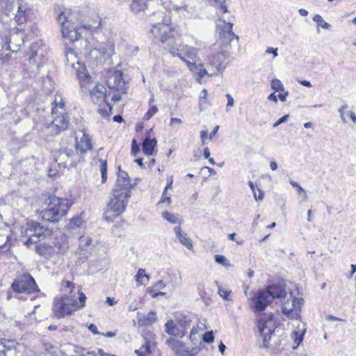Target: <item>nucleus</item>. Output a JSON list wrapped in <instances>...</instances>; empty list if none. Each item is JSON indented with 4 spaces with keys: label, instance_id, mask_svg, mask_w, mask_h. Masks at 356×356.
Segmentation results:
<instances>
[{
    "label": "nucleus",
    "instance_id": "nucleus-49",
    "mask_svg": "<svg viewBox=\"0 0 356 356\" xmlns=\"http://www.w3.org/2000/svg\"><path fill=\"white\" fill-rule=\"evenodd\" d=\"M154 343L150 341H146L145 343L140 348V350H144V353H146L149 355L152 353V348L154 347Z\"/></svg>",
    "mask_w": 356,
    "mask_h": 356
},
{
    "label": "nucleus",
    "instance_id": "nucleus-32",
    "mask_svg": "<svg viewBox=\"0 0 356 356\" xmlns=\"http://www.w3.org/2000/svg\"><path fill=\"white\" fill-rule=\"evenodd\" d=\"M85 70L86 69L83 71L78 70L76 77L81 88H89L92 83V80L91 76Z\"/></svg>",
    "mask_w": 356,
    "mask_h": 356
},
{
    "label": "nucleus",
    "instance_id": "nucleus-27",
    "mask_svg": "<svg viewBox=\"0 0 356 356\" xmlns=\"http://www.w3.org/2000/svg\"><path fill=\"white\" fill-rule=\"evenodd\" d=\"M165 331L170 335L180 338L185 335V331L177 326L172 320H168L165 324Z\"/></svg>",
    "mask_w": 356,
    "mask_h": 356
},
{
    "label": "nucleus",
    "instance_id": "nucleus-13",
    "mask_svg": "<svg viewBox=\"0 0 356 356\" xmlns=\"http://www.w3.org/2000/svg\"><path fill=\"white\" fill-rule=\"evenodd\" d=\"M135 184H131L128 173L122 170L120 165H118L115 193L131 192V189L134 187Z\"/></svg>",
    "mask_w": 356,
    "mask_h": 356
},
{
    "label": "nucleus",
    "instance_id": "nucleus-35",
    "mask_svg": "<svg viewBox=\"0 0 356 356\" xmlns=\"http://www.w3.org/2000/svg\"><path fill=\"white\" fill-rule=\"evenodd\" d=\"M76 284L69 280H63L60 283V290L65 293L63 296H76Z\"/></svg>",
    "mask_w": 356,
    "mask_h": 356
},
{
    "label": "nucleus",
    "instance_id": "nucleus-54",
    "mask_svg": "<svg viewBox=\"0 0 356 356\" xmlns=\"http://www.w3.org/2000/svg\"><path fill=\"white\" fill-rule=\"evenodd\" d=\"M215 261L218 264L225 265L227 262V259L223 255L217 254L215 256Z\"/></svg>",
    "mask_w": 356,
    "mask_h": 356
},
{
    "label": "nucleus",
    "instance_id": "nucleus-19",
    "mask_svg": "<svg viewBox=\"0 0 356 356\" xmlns=\"http://www.w3.org/2000/svg\"><path fill=\"white\" fill-rule=\"evenodd\" d=\"M264 291L271 297V302L275 298H284L286 295L285 285L281 283L268 285Z\"/></svg>",
    "mask_w": 356,
    "mask_h": 356
},
{
    "label": "nucleus",
    "instance_id": "nucleus-55",
    "mask_svg": "<svg viewBox=\"0 0 356 356\" xmlns=\"http://www.w3.org/2000/svg\"><path fill=\"white\" fill-rule=\"evenodd\" d=\"M166 191H164L163 192L162 197L159 202V204L167 202L168 204H170L171 203V198L170 197L166 196Z\"/></svg>",
    "mask_w": 356,
    "mask_h": 356
},
{
    "label": "nucleus",
    "instance_id": "nucleus-48",
    "mask_svg": "<svg viewBox=\"0 0 356 356\" xmlns=\"http://www.w3.org/2000/svg\"><path fill=\"white\" fill-rule=\"evenodd\" d=\"M197 69L193 71L197 74L198 79H201L205 76H209L208 72L205 69H202V65H197Z\"/></svg>",
    "mask_w": 356,
    "mask_h": 356
},
{
    "label": "nucleus",
    "instance_id": "nucleus-3",
    "mask_svg": "<svg viewBox=\"0 0 356 356\" xmlns=\"http://www.w3.org/2000/svg\"><path fill=\"white\" fill-rule=\"evenodd\" d=\"M77 295L61 296L55 298L53 304V312L58 318L72 315L74 312L83 308L86 305V296L82 291V287L78 286Z\"/></svg>",
    "mask_w": 356,
    "mask_h": 356
},
{
    "label": "nucleus",
    "instance_id": "nucleus-43",
    "mask_svg": "<svg viewBox=\"0 0 356 356\" xmlns=\"http://www.w3.org/2000/svg\"><path fill=\"white\" fill-rule=\"evenodd\" d=\"M216 284L218 286V293L219 294V296L222 297L223 299L229 300V296L231 294V291L224 289L220 285H219L218 282H216Z\"/></svg>",
    "mask_w": 356,
    "mask_h": 356
},
{
    "label": "nucleus",
    "instance_id": "nucleus-46",
    "mask_svg": "<svg viewBox=\"0 0 356 356\" xmlns=\"http://www.w3.org/2000/svg\"><path fill=\"white\" fill-rule=\"evenodd\" d=\"M28 228L30 230L34 232H40L43 229V227L41 225V224L35 221H31V222L28 223Z\"/></svg>",
    "mask_w": 356,
    "mask_h": 356
},
{
    "label": "nucleus",
    "instance_id": "nucleus-12",
    "mask_svg": "<svg viewBox=\"0 0 356 356\" xmlns=\"http://www.w3.org/2000/svg\"><path fill=\"white\" fill-rule=\"evenodd\" d=\"M233 24L220 20L217 24L216 29L218 31L219 38L225 44H229L234 38L238 40V37L232 31Z\"/></svg>",
    "mask_w": 356,
    "mask_h": 356
},
{
    "label": "nucleus",
    "instance_id": "nucleus-18",
    "mask_svg": "<svg viewBox=\"0 0 356 356\" xmlns=\"http://www.w3.org/2000/svg\"><path fill=\"white\" fill-rule=\"evenodd\" d=\"M10 38L7 36L0 35V60L2 62H8L11 58V54L15 50L10 47Z\"/></svg>",
    "mask_w": 356,
    "mask_h": 356
},
{
    "label": "nucleus",
    "instance_id": "nucleus-26",
    "mask_svg": "<svg viewBox=\"0 0 356 356\" xmlns=\"http://www.w3.org/2000/svg\"><path fill=\"white\" fill-rule=\"evenodd\" d=\"M137 318L139 325L141 326L151 325L157 320L156 314L154 312H150L147 315H143L140 312H138Z\"/></svg>",
    "mask_w": 356,
    "mask_h": 356
},
{
    "label": "nucleus",
    "instance_id": "nucleus-41",
    "mask_svg": "<svg viewBox=\"0 0 356 356\" xmlns=\"http://www.w3.org/2000/svg\"><path fill=\"white\" fill-rule=\"evenodd\" d=\"M313 21L316 22L318 26H321L323 29H328L330 27V24L325 22L322 17L318 14H316L314 15Z\"/></svg>",
    "mask_w": 356,
    "mask_h": 356
},
{
    "label": "nucleus",
    "instance_id": "nucleus-53",
    "mask_svg": "<svg viewBox=\"0 0 356 356\" xmlns=\"http://www.w3.org/2000/svg\"><path fill=\"white\" fill-rule=\"evenodd\" d=\"M140 152L139 146L136 143V140L133 139L131 143V153L134 156H136V154Z\"/></svg>",
    "mask_w": 356,
    "mask_h": 356
},
{
    "label": "nucleus",
    "instance_id": "nucleus-16",
    "mask_svg": "<svg viewBox=\"0 0 356 356\" xmlns=\"http://www.w3.org/2000/svg\"><path fill=\"white\" fill-rule=\"evenodd\" d=\"M270 298L271 297L264 289L259 290L252 299L254 312L258 313L264 311L266 307L272 303Z\"/></svg>",
    "mask_w": 356,
    "mask_h": 356
},
{
    "label": "nucleus",
    "instance_id": "nucleus-6",
    "mask_svg": "<svg viewBox=\"0 0 356 356\" xmlns=\"http://www.w3.org/2000/svg\"><path fill=\"white\" fill-rule=\"evenodd\" d=\"M111 92V87L109 86L108 80L103 83H98L95 87L90 91V95L92 100L99 104L98 113L104 118L108 119L111 112V105L108 101V97Z\"/></svg>",
    "mask_w": 356,
    "mask_h": 356
},
{
    "label": "nucleus",
    "instance_id": "nucleus-37",
    "mask_svg": "<svg viewBox=\"0 0 356 356\" xmlns=\"http://www.w3.org/2000/svg\"><path fill=\"white\" fill-rule=\"evenodd\" d=\"M176 321L181 330H186L191 326V317L182 314H179L176 316Z\"/></svg>",
    "mask_w": 356,
    "mask_h": 356
},
{
    "label": "nucleus",
    "instance_id": "nucleus-17",
    "mask_svg": "<svg viewBox=\"0 0 356 356\" xmlns=\"http://www.w3.org/2000/svg\"><path fill=\"white\" fill-rule=\"evenodd\" d=\"M181 48L183 49L184 51H179V53H176L177 57H179L182 61H184L191 71H195V70L197 69V65L194 62H191L186 58L194 60L197 56L196 49L188 46H181Z\"/></svg>",
    "mask_w": 356,
    "mask_h": 356
},
{
    "label": "nucleus",
    "instance_id": "nucleus-61",
    "mask_svg": "<svg viewBox=\"0 0 356 356\" xmlns=\"http://www.w3.org/2000/svg\"><path fill=\"white\" fill-rule=\"evenodd\" d=\"M207 137V130H202L200 131V138L202 140V143L204 145L206 143V140Z\"/></svg>",
    "mask_w": 356,
    "mask_h": 356
},
{
    "label": "nucleus",
    "instance_id": "nucleus-2",
    "mask_svg": "<svg viewBox=\"0 0 356 356\" xmlns=\"http://www.w3.org/2000/svg\"><path fill=\"white\" fill-rule=\"evenodd\" d=\"M80 12H74L70 9L63 8L57 15L61 35L65 45L73 44L82 38L81 24L79 23Z\"/></svg>",
    "mask_w": 356,
    "mask_h": 356
},
{
    "label": "nucleus",
    "instance_id": "nucleus-56",
    "mask_svg": "<svg viewBox=\"0 0 356 356\" xmlns=\"http://www.w3.org/2000/svg\"><path fill=\"white\" fill-rule=\"evenodd\" d=\"M83 356H110V355L108 354V353H105L103 351V350L99 349V355H95L94 353L88 352L86 355H84Z\"/></svg>",
    "mask_w": 356,
    "mask_h": 356
},
{
    "label": "nucleus",
    "instance_id": "nucleus-50",
    "mask_svg": "<svg viewBox=\"0 0 356 356\" xmlns=\"http://www.w3.org/2000/svg\"><path fill=\"white\" fill-rule=\"evenodd\" d=\"M304 334H305V331L302 332L301 333H299V332H298V331H294L293 332V337L294 339L295 343H296V346L295 348L298 346L300 345V343L302 342Z\"/></svg>",
    "mask_w": 356,
    "mask_h": 356
},
{
    "label": "nucleus",
    "instance_id": "nucleus-11",
    "mask_svg": "<svg viewBox=\"0 0 356 356\" xmlns=\"http://www.w3.org/2000/svg\"><path fill=\"white\" fill-rule=\"evenodd\" d=\"M79 23L82 29L93 31L101 26V19L95 12H90L85 15L80 13Z\"/></svg>",
    "mask_w": 356,
    "mask_h": 356
},
{
    "label": "nucleus",
    "instance_id": "nucleus-39",
    "mask_svg": "<svg viewBox=\"0 0 356 356\" xmlns=\"http://www.w3.org/2000/svg\"><path fill=\"white\" fill-rule=\"evenodd\" d=\"M162 217L171 224H179L178 226H180L181 224V220L179 218L177 214H173L169 211H165L162 213Z\"/></svg>",
    "mask_w": 356,
    "mask_h": 356
},
{
    "label": "nucleus",
    "instance_id": "nucleus-1",
    "mask_svg": "<svg viewBox=\"0 0 356 356\" xmlns=\"http://www.w3.org/2000/svg\"><path fill=\"white\" fill-rule=\"evenodd\" d=\"M171 19L168 15H164L162 12L154 13L150 18V29L149 32L154 38L165 44V48L174 56L176 53L184 51L181 45L172 37V28L170 25Z\"/></svg>",
    "mask_w": 356,
    "mask_h": 356
},
{
    "label": "nucleus",
    "instance_id": "nucleus-34",
    "mask_svg": "<svg viewBox=\"0 0 356 356\" xmlns=\"http://www.w3.org/2000/svg\"><path fill=\"white\" fill-rule=\"evenodd\" d=\"M76 284L69 280H63L60 283V290L65 293L63 296H76Z\"/></svg>",
    "mask_w": 356,
    "mask_h": 356
},
{
    "label": "nucleus",
    "instance_id": "nucleus-31",
    "mask_svg": "<svg viewBox=\"0 0 356 356\" xmlns=\"http://www.w3.org/2000/svg\"><path fill=\"white\" fill-rule=\"evenodd\" d=\"M174 231L179 242L188 250H191L193 248L192 241L187 236L186 233L181 232V226L175 227Z\"/></svg>",
    "mask_w": 356,
    "mask_h": 356
},
{
    "label": "nucleus",
    "instance_id": "nucleus-63",
    "mask_svg": "<svg viewBox=\"0 0 356 356\" xmlns=\"http://www.w3.org/2000/svg\"><path fill=\"white\" fill-rule=\"evenodd\" d=\"M277 49L275 48H273V47H268L266 50V54H273V56L274 57H276L277 56Z\"/></svg>",
    "mask_w": 356,
    "mask_h": 356
},
{
    "label": "nucleus",
    "instance_id": "nucleus-62",
    "mask_svg": "<svg viewBox=\"0 0 356 356\" xmlns=\"http://www.w3.org/2000/svg\"><path fill=\"white\" fill-rule=\"evenodd\" d=\"M80 239H81V242H84L85 243L84 245H83L84 247L89 246L91 244V243H92V239L90 238H89V237H86L85 238V237L82 236Z\"/></svg>",
    "mask_w": 356,
    "mask_h": 356
},
{
    "label": "nucleus",
    "instance_id": "nucleus-14",
    "mask_svg": "<svg viewBox=\"0 0 356 356\" xmlns=\"http://www.w3.org/2000/svg\"><path fill=\"white\" fill-rule=\"evenodd\" d=\"M46 49L41 42H33L30 46L29 51L26 52L29 61H34L38 65L44 63L46 56Z\"/></svg>",
    "mask_w": 356,
    "mask_h": 356
},
{
    "label": "nucleus",
    "instance_id": "nucleus-4",
    "mask_svg": "<svg viewBox=\"0 0 356 356\" xmlns=\"http://www.w3.org/2000/svg\"><path fill=\"white\" fill-rule=\"evenodd\" d=\"M47 207L41 211L42 219L49 222H58L67 215L72 202L65 197H60L55 195H49L46 200Z\"/></svg>",
    "mask_w": 356,
    "mask_h": 356
},
{
    "label": "nucleus",
    "instance_id": "nucleus-5",
    "mask_svg": "<svg viewBox=\"0 0 356 356\" xmlns=\"http://www.w3.org/2000/svg\"><path fill=\"white\" fill-rule=\"evenodd\" d=\"M11 289L20 298H29L31 300H35L40 293L35 279L29 273H23L17 275L13 283Z\"/></svg>",
    "mask_w": 356,
    "mask_h": 356
},
{
    "label": "nucleus",
    "instance_id": "nucleus-36",
    "mask_svg": "<svg viewBox=\"0 0 356 356\" xmlns=\"http://www.w3.org/2000/svg\"><path fill=\"white\" fill-rule=\"evenodd\" d=\"M156 140L145 138L143 143V152L145 155L151 156L153 154L154 148L156 145Z\"/></svg>",
    "mask_w": 356,
    "mask_h": 356
},
{
    "label": "nucleus",
    "instance_id": "nucleus-33",
    "mask_svg": "<svg viewBox=\"0 0 356 356\" xmlns=\"http://www.w3.org/2000/svg\"><path fill=\"white\" fill-rule=\"evenodd\" d=\"M85 70L86 69L83 71L78 70L76 77L81 88H89L92 83V80L91 76Z\"/></svg>",
    "mask_w": 356,
    "mask_h": 356
},
{
    "label": "nucleus",
    "instance_id": "nucleus-20",
    "mask_svg": "<svg viewBox=\"0 0 356 356\" xmlns=\"http://www.w3.org/2000/svg\"><path fill=\"white\" fill-rule=\"evenodd\" d=\"M18 343L15 340L0 339V356H14Z\"/></svg>",
    "mask_w": 356,
    "mask_h": 356
},
{
    "label": "nucleus",
    "instance_id": "nucleus-44",
    "mask_svg": "<svg viewBox=\"0 0 356 356\" xmlns=\"http://www.w3.org/2000/svg\"><path fill=\"white\" fill-rule=\"evenodd\" d=\"M184 350V353L180 356H195L200 350L197 348H188L186 346Z\"/></svg>",
    "mask_w": 356,
    "mask_h": 356
},
{
    "label": "nucleus",
    "instance_id": "nucleus-40",
    "mask_svg": "<svg viewBox=\"0 0 356 356\" xmlns=\"http://www.w3.org/2000/svg\"><path fill=\"white\" fill-rule=\"evenodd\" d=\"M83 224L82 218L79 216H74L70 219L69 222L67 224V227L70 229H74L76 227H79Z\"/></svg>",
    "mask_w": 356,
    "mask_h": 356
},
{
    "label": "nucleus",
    "instance_id": "nucleus-7",
    "mask_svg": "<svg viewBox=\"0 0 356 356\" xmlns=\"http://www.w3.org/2000/svg\"><path fill=\"white\" fill-rule=\"evenodd\" d=\"M121 64H118L113 72L114 83L113 85V102H118L121 99L123 95L127 93L129 89V81L130 79L124 74L123 70H119Z\"/></svg>",
    "mask_w": 356,
    "mask_h": 356
},
{
    "label": "nucleus",
    "instance_id": "nucleus-21",
    "mask_svg": "<svg viewBox=\"0 0 356 356\" xmlns=\"http://www.w3.org/2000/svg\"><path fill=\"white\" fill-rule=\"evenodd\" d=\"M227 58L226 54L223 52H218L216 54L209 56V64L213 67L217 72H222L226 68L225 64Z\"/></svg>",
    "mask_w": 356,
    "mask_h": 356
},
{
    "label": "nucleus",
    "instance_id": "nucleus-57",
    "mask_svg": "<svg viewBox=\"0 0 356 356\" xmlns=\"http://www.w3.org/2000/svg\"><path fill=\"white\" fill-rule=\"evenodd\" d=\"M226 97L227 99V104L226 108H227V110H228V108L229 107H232L234 106V101L233 97L229 94H227Z\"/></svg>",
    "mask_w": 356,
    "mask_h": 356
},
{
    "label": "nucleus",
    "instance_id": "nucleus-47",
    "mask_svg": "<svg viewBox=\"0 0 356 356\" xmlns=\"http://www.w3.org/2000/svg\"><path fill=\"white\" fill-rule=\"evenodd\" d=\"M158 111V108L156 106L151 105L147 112L144 115V120H149Z\"/></svg>",
    "mask_w": 356,
    "mask_h": 356
},
{
    "label": "nucleus",
    "instance_id": "nucleus-52",
    "mask_svg": "<svg viewBox=\"0 0 356 356\" xmlns=\"http://www.w3.org/2000/svg\"><path fill=\"white\" fill-rule=\"evenodd\" d=\"M65 56L67 57V60L69 61L70 56H74L76 58L78 57V54L75 49L67 47L65 48Z\"/></svg>",
    "mask_w": 356,
    "mask_h": 356
},
{
    "label": "nucleus",
    "instance_id": "nucleus-38",
    "mask_svg": "<svg viewBox=\"0 0 356 356\" xmlns=\"http://www.w3.org/2000/svg\"><path fill=\"white\" fill-rule=\"evenodd\" d=\"M146 8V3L143 0H134L130 4V9L134 13H138Z\"/></svg>",
    "mask_w": 356,
    "mask_h": 356
},
{
    "label": "nucleus",
    "instance_id": "nucleus-8",
    "mask_svg": "<svg viewBox=\"0 0 356 356\" xmlns=\"http://www.w3.org/2000/svg\"><path fill=\"white\" fill-rule=\"evenodd\" d=\"M257 323L259 332L263 338L264 346L266 347L275 328L273 314L270 313L264 317L260 318Z\"/></svg>",
    "mask_w": 356,
    "mask_h": 356
},
{
    "label": "nucleus",
    "instance_id": "nucleus-15",
    "mask_svg": "<svg viewBox=\"0 0 356 356\" xmlns=\"http://www.w3.org/2000/svg\"><path fill=\"white\" fill-rule=\"evenodd\" d=\"M113 213L118 216L125 211L128 198L131 197V192H120L113 194Z\"/></svg>",
    "mask_w": 356,
    "mask_h": 356
},
{
    "label": "nucleus",
    "instance_id": "nucleus-22",
    "mask_svg": "<svg viewBox=\"0 0 356 356\" xmlns=\"http://www.w3.org/2000/svg\"><path fill=\"white\" fill-rule=\"evenodd\" d=\"M75 146L76 152L81 156L92 148L91 139L86 133L83 134L79 140L76 138Z\"/></svg>",
    "mask_w": 356,
    "mask_h": 356
},
{
    "label": "nucleus",
    "instance_id": "nucleus-60",
    "mask_svg": "<svg viewBox=\"0 0 356 356\" xmlns=\"http://www.w3.org/2000/svg\"><path fill=\"white\" fill-rule=\"evenodd\" d=\"M297 192L299 195H302V198L304 200H307V193H306L305 191L300 186H299L297 188Z\"/></svg>",
    "mask_w": 356,
    "mask_h": 356
},
{
    "label": "nucleus",
    "instance_id": "nucleus-23",
    "mask_svg": "<svg viewBox=\"0 0 356 356\" xmlns=\"http://www.w3.org/2000/svg\"><path fill=\"white\" fill-rule=\"evenodd\" d=\"M31 13V8L26 5L19 4L15 15L16 23L18 25L26 24L29 20Z\"/></svg>",
    "mask_w": 356,
    "mask_h": 356
},
{
    "label": "nucleus",
    "instance_id": "nucleus-42",
    "mask_svg": "<svg viewBox=\"0 0 356 356\" xmlns=\"http://www.w3.org/2000/svg\"><path fill=\"white\" fill-rule=\"evenodd\" d=\"M100 172L102 174V182L105 183L107 180V163L106 161L101 160Z\"/></svg>",
    "mask_w": 356,
    "mask_h": 356
},
{
    "label": "nucleus",
    "instance_id": "nucleus-9",
    "mask_svg": "<svg viewBox=\"0 0 356 356\" xmlns=\"http://www.w3.org/2000/svg\"><path fill=\"white\" fill-rule=\"evenodd\" d=\"M82 159V156L77 152L75 153L72 150L68 151L65 149L58 152L55 161L58 165L63 168H72L75 167L80 163Z\"/></svg>",
    "mask_w": 356,
    "mask_h": 356
},
{
    "label": "nucleus",
    "instance_id": "nucleus-51",
    "mask_svg": "<svg viewBox=\"0 0 356 356\" xmlns=\"http://www.w3.org/2000/svg\"><path fill=\"white\" fill-rule=\"evenodd\" d=\"M202 340L205 343H212L213 341V340H214V336H213V331L206 332L202 335Z\"/></svg>",
    "mask_w": 356,
    "mask_h": 356
},
{
    "label": "nucleus",
    "instance_id": "nucleus-10",
    "mask_svg": "<svg viewBox=\"0 0 356 356\" xmlns=\"http://www.w3.org/2000/svg\"><path fill=\"white\" fill-rule=\"evenodd\" d=\"M51 127L54 134H59L68 129L70 118L67 112L51 113Z\"/></svg>",
    "mask_w": 356,
    "mask_h": 356
},
{
    "label": "nucleus",
    "instance_id": "nucleus-25",
    "mask_svg": "<svg viewBox=\"0 0 356 356\" xmlns=\"http://www.w3.org/2000/svg\"><path fill=\"white\" fill-rule=\"evenodd\" d=\"M66 100L61 93L56 92L51 104V113L67 112Z\"/></svg>",
    "mask_w": 356,
    "mask_h": 356
},
{
    "label": "nucleus",
    "instance_id": "nucleus-28",
    "mask_svg": "<svg viewBox=\"0 0 356 356\" xmlns=\"http://www.w3.org/2000/svg\"><path fill=\"white\" fill-rule=\"evenodd\" d=\"M168 346L174 351L176 355L180 356L184 352L186 345L175 338H170L166 341Z\"/></svg>",
    "mask_w": 356,
    "mask_h": 356
},
{
    "label": "nucleus",
    "instance_id": "nucleus-58",
    "mask_svg": "<svg viewBox=\"0 0 356 356\" xmlns=\"http://www.w3.org/2000/svg\"><path fill=\"white\" fill-rule=\"evenodd\" d=\"M289 118V115H285L280 118L277 122H275L273 124V127H276L281 124L282 123L286 122Z\"/></svg>",
    "mask_w": 356,
    "mask_h": 356
},
{
    "label": "nucleus",
    "instance_id": "nucleus-24",
    "mask_svg": "<svg viewBox=\"0 0 356 356\" xmlns=\"http://www.w3.org/2000/svg\"><path fill=\"white\" fill-rule=\"evenodd\" d=\"M302 302V299L293 298L292 307L291 308H288L286 305H283L282 308V312L289 318H297L300 309Z\"/></svg>",
    "mask_w": 356,
    "mask_h": 356
},
{
    "label": "nucleus",
    "instance_id": "nucleus-30",
    "mask_svg": "<svg viewBox=\"0 0 356 356\" xmlns=\"http://www.w3.org/2000/svg\"><path fill=\"white\" fill-rule=\"evenodd\" d=\"M35 252L45 258L51 257L54 254V248L48 243H40L35 246Z\"/></svg>",
    "mask_w": 356,
    "mask_h": 356
},
{
    "label": "nucleus",
    "instance_id": "nucleus-59",
    "mask_svg": "<svg viewBox=\"0 0 356 356\" xmlns=\"http://www.w3.org/2000/svg\"><path fill=\"white\" fill-rule=\"evenodd\" d=\"M147 277V275H146V274H145V270H144V269H142V268H140V269L138 270V273H137L136 275V281H138V280H139L140 278H142V277Z\"/></svg>",
    "mask_w": 356,
    "mask_h": 356
},
{
    "label": "nucleus",
    "instance_id": "nucleus-29",
    "mask_svg": "<svg viewBox=\"0 0 356 356\" xmlns=\"http://www.w3.org/2000/svg\"><path fill=\"white\" fill-rule=\"evenodd\" d=\"M166 9L178 11L186 6V0H161Z\"/></svg>",
    "mask_w": 356,
    "mask_h": 356
},
{
    "label": "nucleus",
    "instance_id": "nucleus-64",
    "mask_svg": "<svg viewBox=\"0 0 356 356\" xmlns=\"http://www.w3.org/2000/svg\"><path fill=\"white\" fill-rule=\"evenodd\" d=\"M204 289V286L203 284H198V290H199V292H200V296L202 298H204V295L206 294Z\"/></svg>",
    "mask_w": 356,
    "mask_h": 356
},
{
    "label": "nucleus",
    "instance_id": "nucleus-45",
    "mask_svg": "<svg viewBox=\"0 0 356 356\" xmlns=\"http://www.w3.org/2000/svg\"><path fill=\"white\" fill-rule=\"evenodd\" d=\"M270 86L272 89L276 91H284V86L282 83L277 79H273L271 81Z\"/></svg>",
    "mask_w": 356,
    "mask_h": 356
}]
</instances>
